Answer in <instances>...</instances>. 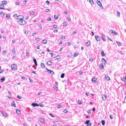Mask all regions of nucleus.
Here are the masks:
<instances>
[{"instance_id": "1", "label": "nucleus", "mask_w": 126, "mask_h": 126, "mask_svg": "<svg viewBox=\"0 0 126 126\" xmlns=\"http://www.w3.org/2000/svg\"><path fill=\"white\" fill-rule=\"evenodd\" d=\"M17 23L20 25H24L26 24V22L25 20H24L23 19H22L21 20H18Z\"/></svg>"}, {"instance_id": "2", "label": "nucleus", "mask_w": 126, "mask_h": 126, "mask_svg": "<svg viewBox=\"0 0 126 126\" xmlns=\"http://www.w3.org/2000/svg\"><path fill=\"white\" fill-rule=\"evenodd\" d=\"M2 4L0 5V7L2 6V7H0V9H4V4H6L7 3V2L6 1H2Z\"/></svg>"}, {"instance_id": "3", "label": "nucleus", "mask_w": 126, "mask_h": 126, "mask_svg": "<svg viewBox=\"0 0 126 126\" xmlns=\"http://www.w3.org/2000/svg\"><path fill=\"white\" fill-rule=\"evenodd\" d=\"M16 67L17 66L15 64H14L12 65L11 66V69L13 70H16Z\"/></svg>"}, {"instance_id": "4", "label": "nucleus", "mask_w": 126, "mask_h": 126, "mask_svg": "<svg viewBox=\"0 0 126 126\" xmlns=\"http://www.w3.org/2000/svg\"><path fill=\"white\" fill-rule=\"evenodd\" d=\"M96 2L100 7L102 9L103 8V7L101 2L100 1L97 0L96 1Z\"/></svg>"}, {"instance_id": "5", "label": "nucleus", "mask_w": 126, "mask_h": 126, "mask_svg": "<svg viewBox=\"0 0 126 126\" xmlns=\"http://www.w3.org/2000/svg\"><path fill=\"white\" fill-rule=\"evenodd\" d=\"M23 17L22 15H19L17 16V19L19 20H21L22 19H23Z\"/></svg>"}, {"instance_id": "6", "label": "nucleus", "mask_w": 126, "mask_h": 126, "mask_svg": "<svg viewBox=\"0 0 126 126\" xmlns=\"http://www.w3.org/2000/svg\"><path fill=\"white\" fill-rule=\"evenodd\" d=\"M96 40L97 41H99L100 40V38L98 35H95V37Z\"/></svg>"}, {"instance_id": "7", "label": "nucleus", "mask_w": 126, "mask_h": 126, "mask_svg": "<svg viewBox=\"0 0 126 126\" xmlns=\"http://www.w3.org/2000/svg\"><path fill=\"white\" fill-rule=\"evenodd\" d=\"M39 119L41 122L43 123H45V120L43 118H41L40 119Z\"/></svg>"}, {"instance_id": "8", "label": "nucleus", "mask_w": 126, "mask_h": 126, "mask_svg": "<svg viewBox=\"0 0 126 126\" xmlns=\"http://www.w3.org/2000/svg\"><path fill=\"white\" fill-rule=\"evenodd\" d=\"M101 61L104 64H106L107 63L106 60H105L104 58L102 59L101 60Z\"/></svg>"}, {"instance_id": "9", "label": "nucleus", "mask_w": 126, "mask_h": 126, "mask_svg": "<svg viewBox=\"0 0 126 126\" xmlns=\"http://www.w3.org/2000/svg\"><path fill=\"white\" fill-rule=\"evenodd\" d=\"M32 105L34 107L35 106H39V105L37 103H32Z\"/></svg>"}, {"instance_id": "10", "label": "nucleus", "mask_w": 126, "mask_h": 126, "mask_svg": "<svg viewBox=\"0 0 126 126\" xmlns=\"http://www.w3.org/2000/svg\"><path fill=\"white\" fill-rule=\"evenodd\" d=\"M102 98L104 100H105L106 98V96L105 94H103L102 95Z\"/></svg>"}, {"instance_id": "11", "label": "nucleus", "mask_w": 126, "mask_h": 126, "mask_svg": "<svg viewBox=\"0 0 126 126\" xmlns=\"http://www.w3.org/2000/svg\"><path fill=\"white\" fill-rule=\"evenodd\" d=\"M105 78L106 80H109L110 79V78L107 75H106L105 77Z\"/></svg>"}, {"instance_id": "12", "label": "nucleus", "mask_w": 126, "mask_h": 126, "mask_svg": "<svg viewBox=\"0 0 126 126\" xmlns=\"http://www.w3.org/2000/svg\"><path fill=\"white\" fill-rule=\"evenodd\" d=\"M102 38L103 40L104 41H105L106 40V39L105 38V36L103 34H102L101 35Z\"/></svg>"}, {"instance_id": "13", "label": "nucleus", "mask_w": 126, "mask_h": 126, "mask_svg": "<svg viewBox=\"0 0 126 126\" xmlns=\"http://www.w3.org/2000/svg\"><path fill=\"white\" fill-rule=\"evenodd\" d=\"M5 79V77H2L0 80V81L1 82H3Z\"/></svg>"}, {"instance_id": "14", "label": "nucleus", "mask_w": 126, "mask_h": 126, "mask_svg": "<svg viewBox=\"0 0 126 126\" xmlns=\"http://www.w3.org/2000/svg\"><path fill=\"white\" fill-rule=\"evenodd\" d=\"M1 112L4 116L5 117H6L7 116L6 113L4 111H2Z\"/></svg>"}, {"instance_id": "15", "label": "nucleus", "mask_w": 126, "mask_h": 126, "mask_svg": "<svg viewBox=\"0 0 126 126\" xmlns=\"http://www.w3.org/2000/svg\"><path fill=\"white\" fill-rule=\"evenodd\" d=\"M16 113L18 114H20L21 113L20 110L19 109H17L16 111Z\"/></svg>"}, {"instance_id": "16", "label": "nucleus", "mask_w": 126, "mask_h": 126, "mask_svg": "<svg viewBox=\"0 0 126 126\" xmlns=\"http://www.w3.org/2000/svg\"><path fill=\"white\" fill-rule=\"evenodd\" d=\"M33 61L35 65L36 66L37 65L36 59L35 58L33 59Z\"/></svg>"}, {"instance_id": "17", "label": "nucleus", "mask_w": 126, "mask_h": 126, "mask_svg": "<svg viewBox=\"0 0 126 126\" xmlns=\"http://www.w3.org/2000/svg\"><path fill=\"white\" fill-rule=\"evenodd\" d=\"M97 80V79H96L95 78H93L92 79V81L93 83H95Z\"/></svg>"}, {"instance_id": "18", "label": "nucleus", "mask_w": 126, "mask_h": 126, "mask_svg": "<svg viewBox=\"0 0 126 126\" xmlns=\"http://www.w3.org/2000/svg\"><path fill=\"white\" fill-rule=\"evenodd\" d=\"M47 63L48 65H50L52 64V62L51 61H49L47 62Z\"/></svg>"}, {"instance_id": "19", "label": "nucleus", "mask_w": 126, "mask_h": 126, "mask_svg": "<svg viewBox=\"0 0 126 126\" xmlns=\"http://www.w3.org/2000/svg\"><path fill=\"white\" fill-rule=\"evenodd\" d=\"M41 64V66L42 68H43V67H45V66L44 65V63H42L40 64Z\"/></svg>"}, {"instance_id": "20", "label": "nucleus", "mask_w": 126, "mask_h": 126, "mask_svg": "<svg viewBox=\"0 0 126 126\" xmlns=\"http://www.w3.org/2000/svg\"><path fill=\"white\" fill-rule=\"evenodd\" d=\"M90 44V41L89 42H87L86 43V45L87 46H89Z\"/></svg>"}, {"instance_id": "21", "label": "nucleus", "mask_w": 126, "mask_h": 126, "mask_svg": "<svg viewBox=\"0 0 126 126\" xmlns=\"http://www.w3.org/2000/svg\"><path fill=\"white\" fill-rule=\"evenodd\" d=\"M100 68L101 69H102L103 68L104 66L101 63L100 65Z\"/></svg>"}, {"instance_id": "22", "label": "nucleus", "mask_w": 126, "mask_h": 126, "mask_svg": "<svg viewBox=\"0 0 126 126\" xmlns=\"http://www.w3.org/2000/svg\"><path fill=\"white\" fill-rule=\"evenodd\" d=\"M101 54L102 56H103L105 55V54L104 53L103 51V50H102L101 51Z\"/></svg>"}, {"instance_id": "23", "label": "nucleus", "mask_w": 126, "mask_h": 126, "mask_svg": "<svg viewBox=\"0 0 126 126\" xmlns=\"http://www.w3.org/2000/svg\"><path fill=\"white\" fill-rule=\"evenodd\" d=\"M11 105L12 106H14V107H15V102L14 101H13L11 103Z\"/></svg>"}, {"instance_id": "24", "label": "nucleus", "mask_w": 126, "mask_h": 126, "mask_svg": "<svg viewBox=\"0 0 126 126\" xmlns=\"http://www.w3.org/2000/svg\"><path fill=\"white\" fill-rule=\"evenodd\" d=\"M6 18L8 19H9L10 18V16L8 14H6Z\"/></svg>"}, {"instance_id": "25", "label": "nucleus", "mask_w": 126, "mask_h": 126, "mask_svg": "<svg viewBox=\"0 0 126 126\" xmlns=\"http://www.w3.org/2000/svg\"><path fill=\"white\" fill-rule=\"evenodd\" d=\"M58 17V15H54V18L55 19H57Z\"/></svg>"}, {"instance_id": "26", "label": "nucleus", "mask_w": 126, "mask_h": 126, "mask_svg": "<svg viewBox=\"0 0 126 126\" xmlns=\"http://www.w3.org/2000/svg\"><path fill=\"white\" fill-rule=\"evenodd\" d=\"M89 0L90 2L92 5H93L94 4V2L93 0Z\"/></svg>"}, {"instance_id": "27", "label": "nucleus", "mask_w": 126, "mask_h": 126, "mask_svg": "<svg viewBox=\"0 0 126 126\" xmlns=\"http://www.w3.org/2000/svg\"><path fill=\"white\" fill-rule=\"evenodd\" d=\"M64 75L65 74L64 73H62L61 76V77L62 78H63L64 76Z\"/></svg>"}, {"instance_id": "28", "label": "nucleus", "mask_w": 126, "mask_h": 126, "mask_svg": "<svg viewBox=\"0 0 126 126\" xmlns=\"http://www.w3.org/2000/svg\"><path fill=\"white\" fill-rule=\"evenodd\" d=\"M101 123L103 125H104L105 124V121L104 120H102Z\"/></svg>"}, {"instance_id": "29", "label": "nucleus", "mask_w": 126, "mask_h": 126, "mask_svg": "<svg viewBox=\"0 0 126 126\" xmlns=\"http://www.w3.org/2000/svg\"><path fill=\"white\" fill-rule=\"evenodd\" d=\"M90 121V120H87L86 121L85 123L87 124H89Z\"/></svg>"}, {"instance_id": "30", "label": "nucleus", "mask_w": 126, "mask_h": 126, "mask_svg": "<svg viewBox=\"0 0 126 126\" xmlns=\"http://www.w3.org/2000/svg\"><path fill=\"white\" fill-rule=\"evenodd\" d=\"M120 12L118 11H117V15L118 16H120Z\"/></svg>"}, {"instance_id": "31", "label": "nucleus", "mask_w": 126, "mask_h": 126, "mask_svg": "<svg viewBox=\"0 0 126 126\" xmlns=\"http://www.w3.org/2000/svg\"><path fill=\"white\" fill-rule=\"evenodd\" d=\"M0 15H1V16H3L4 15V14L3 12H1L0 13Z\"/></svg>"}, {"instance_id": "32", "label": "nucleus", "mask_w": 126, "mask_h": 126, "mask_svg": "<svg viewBox=\"0 0 126 126\" xmlns=\"http://www.w3.org/2000/svg\"><path fill=\"white\" fill-rule=\"evenodd\" d=\"M47 42V41L46 40H43V41L42 42L44 44H46Z\"/></svg>"}, {"instance_id": "33", "label": "nucleus", "mask_w": 126, "mask_h": 126, "mask_svg": "<svg viewBox=\"0 0 126 126\" xmlns=\"http://www.w3.org/2000/svg\"><path fill=\"white\" fill-rule=\"evenodd\" d=\"M117 44L119 46H120L121 45V43H120V42H119L118 41H117Z\"/></svg>"}, {"instance_id": "34", "label": "nucleus", "mask_w": 126, "mask_h": 126, "mask_svg": "<svg viewBox=\"0 0 126 126\" xmlns=\"http://www.w3.org/2000/svg\"><path fill=\"white\" fill-rule=\"evenodd\" d=\"M50 74H51L52 75H53L54 74V71H47Z\"/></svg>"}, {"instance_id": "35", "label": "nucleus", "mask_w": 126, "mask_h": 126, "mask_svg": "<svg viewBox=\"0 0 126 126\" xmlns=\"http://www.w3.org/2000/svg\"><path fill=\"white\" fill-rule=\"evenodd\" d=\"M26 55L27 56L29 57V53L28 52H26Z\"/></svg>"}, {"instance_id": "36", "label": "nucleus", "mask_w": 126, "mask_h": 126, "mask_svg": "<svg viewBox=\"0 0 126 126\" xmlns=\"http://www.w3.org/2000/svg\"><path fill=\"white\" fill-rule=\"evenodd\" d=\"M62 107V105H58L57 106V107L58 108H60Z\"/></svg>"}, {"instance_id": "37", "label": "nucleus", "mask_w": 126, "mask_h": 126, "mask_svg": "<svg viewBox=\"0 0 126 126\" xmlns=\"http://www.w3.org/2000/svg\"><path fill=\"white\" fill-rule=\"evenodd\" d=\"M45 11L46 12H49V11H50V10L48 9H45Z\"/></svg>"}, {"instance_id": "38", "label": "nucleus", "mask_w": 126, "mask_h": 126, "mask_svg": "<svg viewBox=\"0 0 126 126\" xmlns=\"http://www.w3.org/2000/svg\"><path fill=\"white\" fill-rule=\"evenodd\" d=\"M66 25V22H64L63 23V26H65Z\"/></svg>"}, {"instance_id": "39", "label": "nucleus", "mask_w": 126, "mask_h": 126, "mask_svg": "<svg viewBox=\"0 0 126 126\" xmlns=\"http://www.w3.org/2000/svg\"><path fill=\"white\" fill-rule=\"evenodd\" d=\"M6 51L4 50L3 51V53L4 55H5L6 54Z\"/></svg>"}, {"instance_id": "40", "label": "nucleus", "mask_w": 126, "mask_h": 126, "mask_svg": "<svg viewBox=\"0 0 126 126\" xmlns=\"http://www.w3.org/2000/svg\"><path fill=\"white\" fill-rule=\"evenodd\" d=\"M12 52L13 53H15V50L14 48H13V49L12 50Z\"/></svg>"}, {"instance_id": "41", "label": "nucleus", "mask_w": 126, "mask_h": 126, "mask_svg": "<svg viewBox=\"0 0 126 126\" xmlns=\"http://www.w3.org/2000/svg\"><path fill=\"white\" fill-rule=\"evenodd\" d=\"M78 55V53H75L73 55V56L74 57H75L77 56V55Z\"/></svg>"}, {"instance_id": "42", "label": "nucleus", "mask_w": 126, "mask_h": 126, "mask_svg": "<svg viewBox=\"0 0 126 126\" xmlns=\"http://www.w3.org/2000/svg\"><path fill=\"white\" fill-rule=\"evenodd\" d=\"M122 80L124 82H126V79H125V78H124L123 79H122Z\"/></svg>"}, {"instance_id": "43", "label": "nucleus", "mask_w": 126, "mask_h": 126, "mask_svg": "<svg viewBox=\"0 0 126 126\" xmlns=\"http://www.w3.org/2000/svg\"><path fill=\"white\" fill-rule=\"evenodd\" d=\"M35 40L37 41H39L40 40L38 38H36Z\"/></svg>"}, {"instance_id": "44", "label": "nucleus", "mask_w": 126, "mask_h": 126, "mask_svg": "<svg viewBox=\"0 0 126 126\" xmlns=\"http://www.w3.org/2000/svg\"><path fill=\"white\" fill-rule=\"evenodd\" d=\"M34 12H31L30 13L32 15H34Z\"/></svg>"}, {"instance_id": "45", "label": "nucleus", "mask_w": 126, "mask_h": 126, "mask_svg": "<svg viewBox=\"0 0 126 126\" xmlns=\"http://www.w3.org/2000/svg\"><path fill=\"white\" fill-rule=\"evenodd\" d=\"M17 97L18 98H19V99H21L22 98V97L21 96H20L19 95H18Z\"/></svg>"}, {"instance_id": "46", "label": "nucleus", "mask_w": 126, "mask_h": 126, "mask_svg": "<svg viewBox=\"0 0 126 126\" xmlns=\"http://www.w3.org/2000/svg\"><path fill=\"white\" fill-rule=\"evenodd\" d=\"M53 28H55V29H56L57 28V26L55 25H53Z\"/></svg>"}, {"instance_id": "47", "label": "nucleus", "mask_w": 126, "mask_h": 126, "mask_svg": "<svg viewBox=\"0 0 126 126\" xmlns=\"http://www.w3.org/2000/svg\"><path fill=\"white\" fill-rule=\"evenodd\" d=\"M58 32V30H54L53 32Z\"/></svg>"}, {"instance_id": "48", "label": "nucleus", "mask_w": 126, "mask_h": 126, "mask_svg": "<svg viewBox=\"0 0 126 126\" xmlns=\"http://www.w3.org/2000/svg\"><path fill=\"white\" fill-rule=\"evenodd\" d=\"M55 2L56 3H58V0H55Z\"/></svg>"}, {"instance_id": "49", "label": "nucleus", "mask_w": 126, "mask_h": 126, "mask_svg": "<svg viewBox=\"0 0 126 126\" xmlns=\"http://www.w3.org/2000/svg\"><path fill=\"white\" fill-rule=\"evenodd\" d=\"M110 119H112L113 118V116L112 115H111L110 116Z\"/></svg>"}, {"instance_id": "50", "label": "nucleus", "mask_w": 126, "mask_h": 126, "mask_svg": "<svg viewBox=\"0 0 126 126\" xmlns=\"http://www.w3.org/2000/svg\"><path fill=\"white\" fill-rule=\"evenodd\" d=\"M91 123H89V124H87V126H91Z\"/></svg>"}, {"instance_id": "51", "label": "nucleus", "mask_w": 126, "mask_h": 126, "mask_svg": "<svg viewBox=\"0 0 126 126\" xmlns=\"http://www.w3.org/2000/svg\"><path fill=\"white\" fill-rule=\"evenodd\" d=\"M47 20L49 21H50L51 20V18H50L48 17L47 18Z\"/></svg>"}, {"instance_id": "52", "label": "nucleus", "mask_w": 126, "mask_h": 126, "mask_svg": "<svg viewBox=\"0 0 126 126\" xmlns=\"http://www.w3.org/2000/svg\"><path fill=\"white\" fill-rule=\"evenodd\" d=\"M82 71H79V74L80 75H81L82 74Z\"/></svg>"}, {"instance_id": "53", "label": "nucleus", "mask_w": 126, "mask_h": 126, "mask_svg": "<svg viewBox=\"0 0 126 126\" xmlns=\"http://www.w3.org/2000/svg\"><path fill=\"white\" fill-rule=\"evenodd\" d=\"M29 79L30 80V82H32L33 81L30 78H29Z\"/></svg>"}, {"instance_id": "54", "label": "nucleus", "mask_w": 126, "mask_h": 126, "mask_svg": "<svg viewBox=\"0 0 126 126\" xmlns=\"http://www.w3.org/2000/svg\"><path fill=\"white\" fill-rule=\"evenodd\" d=\"M50 54H51V57H53V54L52 53H49Z\"/></svg>"}, {"instance_id": "55", "label": "nucleus", "mask_w": 126, "mask_h": 126, "mask_svg": "<svg viewBox=\"0 0 126 126\" xmlns=\"http://www.w3.org/2000/svg\"><path fill=\"white\" fill-rule=\"evenodd\" d=\"M61 38L63 39H65V36H63L61 37Z\"/></svg>"}, {"instance_id": "56", "label": "nucleus", "mask_w": 126, "mask_h": 126, "mask_svg": "<svg viewBox=\"0 0 126 126\" xmlns=\"http://www.w3.org/2000/svg\"><path fill=\"white\" fill-rule=\"evenodd\" d=\"M36 48L38 49H40V46H38L36 47Z\"/></svg>"}, {"instance_id": "57", "label": "nucleus", "mask_w": 126, "mask_h": 126, "mask_svg": "<svg viewBox=\"0 0 126 126\" xmlns=\"http://www.w3.org/2000/svg\"><path fill=\"white\" fill-rule=\"evenodd\" d=\"M68 45V46H69L71 45V43L70 42H68L67 43Z\"/></svg>"}, {"instance_id": "58", "label": "nucleus", "mask_w": 126, "mask_h": 126, "mask_svg": "<svg viewBox=\"0 0 126 126\" xmlns=\"http://www.w3.org/2000/svg\"><path fill=\"white\" fill-rule=\"evenodd\" d=\"M55 87H54V88L55 89L57 90H58L57 88L55 86Z\"/></svg>"}, {"instance_id": "59", "label": "nucleus", "mask_w": 126, "mask_h": 126, "mask_svg": "<svg viewBox=\"0 0 126 126\" xmlns=\"http://www.w3.org/2000/svg\"><path fill=\"white\" fill-rule=\"evenodd\" d=\"M19 4V2H16V4L17 5H18Z\"/></svg>"}, {"instance_id": "60", "label": "nucleus", "mask_w": 126, "mask_h": 126, "mask_svg": "<svg viewBox=\"0 0 126 126\" xmlns=\"http://www.w3.org/2000/svg\"><path fill=\"white\" fill-rule=\"evenodd\" d=\"M23 2L24 4H25L26 3L27 1L26 0L24 1Z\"/></svg>"}, {"instance_id": "61", "label": "nucleus", "mask_w": 126, "mask_h": 126, "mask_svg": "<svg viewBox=\"0 0 126 126\" xmlns=\"http://www.w3.org/2000/svg\"><path fill=\"white\" fill-rule=\"evenodd\" d=\"M67 19L69 21H70L71 20V19H70V17H69V18L68 17L67 18Z\"/></svg>"}, {"instance_id": "62", "label": "nucleus", "mask_w": 126, "mask_h": 126, "mask_svg": "<svg viewBox=\"0 0 126 126\" xmlns=\"http://www.w3.org/2000/svg\"><path fill=\"white\" fill-rule=\"evenodd\" d=\"M76 31H74L73 32V34H76Z\"/></svg>"}, {"instance_id": "63", "label": "nucleus", "mask_w": 126, "mask_h": 126, "mask_svg": "<svg viewBox=\"0 0 126 126\" xmlns=\"http://www.w3.org/2000/svg\"><path fill=\"white\" fill-rule=\"evenodd\" d=\"M62 44V41H60L59 42V44Z\"/></svg>"}, {"instance_id": "64", "label": "nucleus", "mask_w": 126, "mask_h": 126, "mask_svg": "<svg viewBox=\"0 0 126 126\" xmlns=\"http://www.w3.org/2000/svg\"><path fill=\"white\" fill-rule=\"evenodd\" d=\"M124 101V102H125V103H126V96L125 97Z\"/></svg>"}]
</instances>
